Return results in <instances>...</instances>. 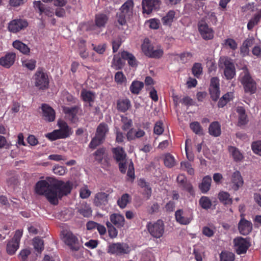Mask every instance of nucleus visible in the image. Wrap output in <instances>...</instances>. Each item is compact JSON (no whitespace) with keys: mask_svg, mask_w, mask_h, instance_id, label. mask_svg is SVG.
<instances>
[{"mask_svg":"<svg viewBox=\"0 0 261 261\" xmlns=\"http://www.w3.org/2000/svg\"><path fill=\"white\" fill-rule=\"evenodd\" d=\"M130 102L128 99L118 100L117 102V108L118 110L124 112L130 107Z\"/></svg>","mask_w":261,"mask_h":261,"instance_id":"45","label":"nucleus"},{"mask_svg":"<svg viewBox=\"0 0 261 261\" xmlns=\"http://www.w3.org/2000/svg\"><path fill=\"white\" fill-rule=\"evenodd\" d=\"M163 160L164 165L167 168H171L176 165V161L174 157L169 153H166L164 155Z\"/></svg>","mask_w":261,"mask_h":261,"instance_id":"37","label":"nucleus"},{"mask_svg":"<svg viewBox=\"0 0 261 261\" xmlns=\"http://www.w3.org/2000/svg\"><path fill=\"white\" fill-rule=\"evenodd\" d=\"M33 245L35 251L39 253H41L44 249L43 241L39 237H36L33 239Z\"/></svg>","mask_w":261,"mask_h":261,"instance_id":"42","label":"nucleus"},{"mask_svg":"<svg viewBox=\"0 0 261 261\" xmlns=\"http://www.w3.org/2000/svg\"><path fill=\"white\" fill-rule=\"evenodd\" d=\"M79 213L85 217H89L92 215V210L89 204L84 203L79 209Z\"/></svg>","mask_w":261,"mask_h":261,"instance_id":"44","label":"nucleus"},{"mask_svg":"<svg viewBox=\"0 0 261 261\" xmlns=\"http://www.w3.org/2000/svg\"><path fill=\"white\" fill-rule=\"evenodd\" d=\"M115 81L118 85H125L127 82V79L121 71H118L115 74Z\"/></svg>","mask_w":261,"mask_h":261,"instance_id":"49","label":"nucleus"},{"mask_svg":"<svg viewBox=\"0 0 261 261\" xmlns=\"http://www.w3.org/2000/svg\"><path fill=\"white\" fill-rule=\"evenodd\" d=\"M219 66L221 68H224V74L227 80L232 79L236 75L234 66L232 60L225 57H221Z\"/></svg>","mask_w":261,"mask_h":261,"instance_id":"4","label":"nucleus"},{"mask_svg":"<svg viewBox=\"0 0 261 261\" xmlns=\"http://www.w3.org/2000/svg\"><path fill=\"white\" fill-rule=\"evenodd\" d=\"M144 87V83L139 81H134L129 87L130 92L134 94L138 95Z\"/></svg>","mask_w":261,"mask_h":261,"instance_id":"34","label":"nucleus"},{"mask_svg":"<svg viewBox=\"0 0 261 261\" xmlns=\"http://www.w3.org/2000/svg\"><path fill=\"white\" fill-rule=\"evenodd\" d=\"M72 187V184L69 181H53L54 192L48 194V201L52 204H57L59 198L70 193Z\"/></svg>","mask_w":261,"mask_h":261,"instance_id":"1","label":"nucleus"},{"mask_svg":"<svg viewBox=\"0 0 261 261\" xmlns=\"http://www.w3.org/2000/svg\"><path fill=\"white\" fill-rule=\"evenodd\" d=\"M243 179L239 171H234L230 176L228 184L234 191H237L243 185Z\"/></svg>","mask_w":261,"mask_h":261,"instance_id":"13","label":"nucleus"},{"mask_svg":"<svg viewBox=\"0 0 261 261\" xmlns=\"http://www.w3.org/2000/svg\"><path fill=\"white\" fill-rule=\"evenodd\" d=\"M145 134V132L141 129L131 128L127 133L126 137L128 141H132L141 138Z\"/></svg>","mask_w":261,"mask_h":261,"instance_id":"25","label":"nucleus"},{"mask_svg":"<svg viewBox=\"0 0 261 261\" xmlns=\"http://www.w3.org/2000/svg\"><path fill=\"white\" fill-rule=\"evenodd\" d=\"M211 182L212 178L211 176L207 175L203 178L201 183L199 185V188L202 193H206L209 191L211 186Z\"/></svg>","mask_w":261,"mask_h":261,"instance_id":"29","label":"nucleus"},{"mask_svg":"<svg viewBox=\"0 0 261 261\" xmlns=\"http://www.w3.org/2000/svg\"><path fill=\"white\" fill-rule=\"evenodd\" d=\"M16 54L13 52L7 53L0 58V65L3 67L9 68L12 66L15 61Z\"/></svg>","mask_w":261,"mask_h":261,"instance_id":"18","label":"nucleus"},{"mask_svg":"<svg viewBox=\"0 0 261 261\" xmlns=\"http://www.w3.org/2000/svg\"><path fill=\"white\" fill-rule=\"evenodd\" d=\"M93 155L95 156V161L98 163H101L103 159H105L107 156V153L105 148H100L97 149Z\"/></svg>","mask_w":261,"mask_h":261,"instance_id":"43","label":"nucleus"},{"mask_svg":"<svg viewBox=\"0 0 261 261\" xmlns=\"http://www.w3.org/2000/svg\"><path fill=\"white\" fill-rule=\"evenodd\" d=\"M209 133L214 137L219 136L221 134V126L218 122L212 123L208 128Z\"/></svg>","mask_w":261,"mask_h":261,"instance_id":"35","label":"nucleus"},{"mask_svg":"<svg viewBox=\"0 0 261 261\" xmlns=\"http://www.w3.org/2000/svg\"><path fill=\"white\" fill-rule=\"evenodd\" d=\"M106 225L108 228L109 236L111 238H116L118 234V231L116 228L110 222H107Z\"/></svg>","mask_w":261,"mask_h":261,"instance_id":"57","label":"nucleus"},{"mask_svg":"<svg viewBox=\"0 0 261 261\" xmlns=\"http://www.w3.org/2000/svg\"><path fill=\"white\" fill-rule=\"evenodd\" d=\"M210 93L212 99L216 101L220 96L219 80L216 77H212L209 88Z\"/></svg>","mask_w":261,"mask_h":261,"instance_id":"15","label":"nucleus"},{"mask_svg":"<svg viewBox=\"0 0 261 261\" xmlns=\"http://www.w3.org/2000/svg\"><path fill=\"white\" fill-rule=\"evenodd\" d=\"M234 249L238 254H245L250 246L249 240L247 238L238 237L233 240Z\"/></svg>","mask_w":261,"mask_h":261,"instance_id":"10","label":"nucleus"},{"mask_svg":"<svg viewBox=\"0 0 261 261\" xmlns=\"http://www.w3.org/2000/svg\"><path fill=\"white\" fill-rule=\"evenodd\" d=\"M108 20L109 16L102 13H98L95 16V25L98 28H105Z\"/></svg>","mask_w":261,"mask_h":261,"instance_id":"27","label":"nucleus"},{"mask_svg":"<svg viewBox=\"0 0 261 261\" xmlns=\"http://www.w3.org/2000/svg\"><path fill=\"white\" fill-rule=\"evenodd\" d=\"M58 125L60 129H58L60 135L63 138L68 137L70 135V129L67 124L62 120H60L58 122Z\"/></svg>","mask_w":261,"mask_h":261,"instance_id":"28","label":"nucleus"},{"mask_svg":"<svg viewBox=\"0 0 261 261\" xmlns=\"http://www.w3.org/2000/svg\"><path fill=\"white\" fill-rule=\"evenodd\" d=\"M45 137L51 141L63 138L61 137V135H60L58 129L54 130L51 133L46 134Z\"/></svg>","mask_w":261,"mask_h":261,"instance_id":"60","label":"nucleus"},{"mask_svg":"<svg viewBox=\"0 0 261 261\" xmlns=\"http://www.w3.org/2000/svg\"><path fill=\"white\" fill-rule=\"evenodd\" d=\"M240 81L243 85L245 92L250 94L254 93L256 90L255 82L251 76L246 67L242 68V71L240 75Z\"/></svg>","mask_w":261,"mask_h":261,"instance_id":"3","label":"nucleus"},{"mask_svg":"<svg viewBox=\"0 0 261 261\" xmlns=\"http://www.w3.org/2000/svg\"><path fill=\"white\" fill-rule=\"evenodd\" d=\"M224 45L226 47H229L232 50H235L238 47V44L232 39L228 38L225 40Z\"/></svg>","mask_w":261,"mask_h":261,"instance_id":"62","label":"nucleus"},{"mask_svg":"<svg viewBox=\"0 0 261 261\" xmlns=\"http://www.w3.org/2000/svg\"><path fill=\"white\" fill-rule=\"evenodd\" d=\"M177 181L180 187L187 190L191 194L194 193V191L192 185L187 182L186 177L184 175H179L177 177Z\"/></svg>","mask_w":261,"mask_h":261,"instance_id":"24","label":"nucleus"},{"mask_svg":"<svg viewBox=\"0 0 261 261\" xmlns=\"http://www.w3.org/2000/svg\"><path fill=\"white\" fill-rule=\"evenodd\" d=\"M164 54L163 48L160 46H153L150 51L149 58L159 59L161 58Z\"/></svg>","mask_w":261,"mask_h":261,"instance_id":"46","label":"nucleus"},{"mask_svg":"<svg viewBox=\"0 0 261 261\" xmlns=\"http://www.w3.org/2000/svg\"><path fill=\"white\" fill-rule=\"evenodd\" d=\"M111 223L115 225L118 228L124 227L125 225V219L124 216L119 213H113L110 216Z\"/></svg>","mask_w":261,"mask_h":261,"instance_id":"23","label":"nucleus"},{"mask_svg":"<svg viewBox=\"0 0 261 261\" xmlns=\"http://www.w3.org/2000/svg\"><path fill=\"white\" fill-rule=\"evenodd\" d=\"M23 231L21 229L17 230L14 237L8 241L6 247V251L9 255H13L19 248L20 239L22 236Z\"/></svg>","mask_w":261,"mask_h":261,"instance_id":"6","label":"nucleus"},{"mask_svg":"<svg viewBox=\"0 0 261 261\" xmlns=\"http://www.w3.org/2000/svg\"><path fill=\"white\" fill-rule=\"evenodd\" d=\"M28 25L27 21L24 19H16L11 21L8 25L10 32L17 33L25 28Z\"/></svg>","mask_w":261,"mask_h":261,"instance_id":"14","label":"nucleus"},{"mask_svg":"<svg viewBox=\"0 0 261 261\" xmlns=\"http://www.w3.org/2000/svg\"><path fill=\"white\" fill-rule=\"evenodd\" d=\"M35 192L39 195H44L48 200V194L54 192L53 181L50 180H41L38 181L35 186Z\"/></svg>","mask_w":261,"mask_h":261,"instance_id":"5","label":"nucleus"},{"mask_svg":"<svg viewBox=\"0 0 261 261\" xmlns=\"http://www.w3.org/2000/svg\"><path fill=\"white\" fill-rule=\"evenodd\" d=\"M81 95L83 101L89 103V106H92V103L94 101L96 97L95 93L86 89H83Z\"/></svg>","mask_w":261,"mask_h":261,"instance_id":"26","label":"nucleus"},{"mask_svg":"<svg viewBox=\"0 0 261 261\" xmlns=\"http://www.w3.org/2000/svg\"><path fill=\"white\" fill-rule=\"evenodd\" d=\"M193 74L197 78H199V76L202 73V67L200 63H195L192 68Z\"/></svg>","mask_w":261,"mask_h":261,"instance_id":"53","label":"nucleus"},{"mask_svg":"<svg viewBox=\"0 0 261 261\" xmlns=\"http://www.w3.org/2000/svg\"><path fill=\"white\" fill-rule=\"evenodd\" d=\"M175 16V12L173 11H170L166 16L162 18V22L164 25H170L173 20Z\"/></svg>","mask_w":261,"mask_h":261,"instance_id":"51","label":"nucleus"},{"mask_svg":"<svg viewBox=\"0 0 261 261\" xmlns=\"http://www.w3.org/2000/svg\"><path fill=\"white\" fill-rule=\"evenodd\" d=\"M62 239L66 244L73 250H77L79 248V241L77 237L70 231H63Z\"/></svg>","mask_w":261,"mask_h":261,"instance_id":"11","label":"nucleus"},{"mask_svg":"<svg viewBox=\"0 0 261 261\" xmlns=\"http://www.w3.org/2000/svg\"><path fill=\"white\" fill-rule=\"evenodd\" d=\"M41 108L44 120L48 122L54 121L56 116L54 110L46 104H43Z\"/></svg>","mask_w":261,"mask_h":261,"instance_id":"21","label":"nucleus"},{"mask_svg":"<svg viewBox=\"0 0 261 261\" xmlns=\"http://www.w3.org/2000/svg\"><path fill=\"white\" fill-rule=\"evenodd\" d=\"M195 258L196 261H202L204 256V250L202 248H195L194 250Z\"/></svg>","mask_w":261,"mask_h":261,"instance_id":"59","label":"nucleus"},{"mask_svg":"<svg viewBox=\"0 0 261 261\" xmlns=\"http://www.w3.org/2000/svg\"><path fill=\"white\" fill-rule=\"evenodd\" d=\"M220 261H233L234 254L231 252L223 251L220 255Z\"/></svg>","mask_w":261,"mask_h":261,"instance_id":"48","label":"nucleus"},{"mask_svg":"<svg viewBox=\"0 0 261 261\" xmlns=\"http://www.w3.org/2000/svg\"><path fill=\"white\" fill-rule=\"evenodd\" d=\"M79 110V108L78 107H64L63 108V111L66 117L73 123H76L78 121L77 114Z\"/></svg>","mask_w":261,"mask_h":261,"instance_id":"22","label":"nucleus"},{"mask_svg":"<svg viewBox=\"0 0 261 261\" xmlns=\"http://www.w3.org/2000/svg\"><path fill=\"white\" fill-rule=\"evenodd\" d=\"M134 4L133 0H127L120 7L119 12L116 15V21L119 25L122 26L126 24L133 14Z\"/></svg>","mask_w":261,"mask_h":261,"instance_id":"2","label":"nucleus"},{"mask_svg":"<svg viewBox=\"0 0 261 261\" xmlns=\"http://www.w3.org/2000/svg\"><path fill=\"white\" fill-rule=\"evenodd\" d=\"M36 61L33 59L24 58L22 59V65L24 68L33 70L36 67Z\"/></svg>","mask_w":261,"mask_h":261,"instance_id":"39","label":"nucleus"},{"mask_svg":"<svg viewBox=\"0 0 261 261\" xmlns=\"http://www.w3.org/2000/svg\"><path fill=\"white\" fill-rule=\"evenodd\" d=\"M147 227L151 236L156 239L162 237L164 233V225L161 220L148 223Z\"/></svg>","mask_w":261,"mask_h":261,"instance_id":"7","label":"nucleus"},{"mask_svg":"<svg viewBox=\"0 0 261 261\" xmlns=\"http://www.w3.org/2000/svg\"><path fill=\"white\" fill-rule=\"evenodd\" d=\"M121 121L122 123H123L122 128L124 130L128 129L132 125L133 122L132 120L128 119L126 117L122 116Z\"/></svg>","mask_w":261,"mask_h":261,"instance_id":"61","label":"nucleus"},{"mask_svg":"<svg viewBox=\"0 0 261 261\" xmlns=\"http://www.w3.org/2000/svg\"><path fill=\"white\" fill-rule=\"evenodd\" d=\"M108 195L105 192H98L95 194L93 202L95 206L102 209L105 208L108 203Z\"/></svg>","mask_w":261,"mask_h":261,"instance_id":"17","label":"nucleus"},{"mask_svg":"<svg viewBox=\"0 0 261 261\" xmlns=\"http://www.w3.org/2000/svg\"><path fill=\"white\" fill-rule=\"evenodd\" d=\"M198 31L204 40H211L214 38V31L204 21H200L198 24Z\"/></svg>","mask_w":261,"mask_h":261,"instance_id":"12","label":"nucleus"},{"mask_svg":"<svg viewBox=\"0 0 261 261\" xmlns=\"http://www.w3.org/2000/svg\"><path fill=\"white\" fill-rule=\"evenodd\" d=\"M164 132L163 123L161 121L157 122L154 127V133L156 135H161Z\"/></svg>","mask_w":261,"mask_h":261,"instance_id":"64","label":"nucleus"},{"mask_svg":"<svg viewBox=\"0 0 261 261\" xmlns=\"http://www.w3.org/2000/svg\"><path fill=\"white\" fill-rule=\"evenodd\" d=\"M13 46L19 50L21 53L28 55L30 51L28 46L19 40H15L13 42Z\"/></svg>","mask_w":261,"mask_h":261,"instance_id":"33","label":"nucleus"},{"mask_svg":"<svg viewBox=\"0 0 261 261\" xmlns=\"http://www.w3.org/2000/svg\"><path fill=\"white\" fill-rule=\"evenodd\" d=\"M104 140L105 139L95 135L90 143L89 145V147L91 148H96L97 146L102 143Z\"/></svg>","mask_w":261,"mask_h":261,"instance_id":"58","label":"nucleus"},{"mask_svg":"<svg viewBox=\"0 0 261 261\" xmlns=\"http://www.w3.org/2000/svg\"><path fill=\"white\" fill-rule=\"evenodd\" d=\"M160 0H142L143 13L149 14L160 5Z\"/></svg>","mask_w":261,"mask_h":261,"instance_id":"16","label":"nucleus"},{"mask_svg":"<svg viewBox=\"0 0 261 261\" xmlns=\"http://www.w3.org/2000/svg\"><path fill=\"white\" fill-rule=\"evenodd\" d=\"M121 58L127 61L128 64L132 67H136L137 66V61L135 56L126 51H123L121 53Z\"/></svg>","mask_w":261,"mask_h":261,"instance_id":"30","label":"nucleus"},{"mask_svg":"<svg viewBox=\"0 0 261 261\" xmlns=\"http://www.w3.org/2000/svg\"><path fill=\"white\" fill-rule=\"evenodd\" d=\"M261 18V9L258 11L253 18H252L248 23L247 29L251 30L253 27L257 25Z\"/></svg>","mask_w":261,"mask_h":261,"instance_id":"41","label":"nucleus"},{"mask_svg":"<svg viewBox=\"0 0 261 261\" xmlns=\"http://www.w3.org/2000/svg\"><path fill=\"white\" fill-rule=\"evenodd\" d=\"M175 218L176 221L182 225H187L192 220L191 215L190 213L184 212L179 210L175 212Z\"/></svg>","mask_w":261,"mask_h":261,"instance_id":"19","label":"nucleus"},{"mask_svg":"<svg viewBox=\"0 0 261 261\" xmlns=\"http://www.w3.org/2000/svg\"><path fill=\"white\" fill-rule=\"evenodd\" d=\"M251 147L255 154L261 156V140L253 141L251 143Z\"/></svg>","mask_w":261,"mask_h":261,"instance_id":"54","label":"nucleus"},{"mask_svg":"<svg viewBox=\"0 0 261 261\" xmlns=\"http://www.w3.org/2000/svg\"><path fill=\"white\" fill-rule=\"evenodd\" d=\"M91 194V191L87 186H84L81 188L80 192V197L83 199L87 198Z\"/></svg>","mask_w":261,"mask_h":261,"instance_id":"63","label":"nucleus"},{"mask_svg":"<svg viewBox=\"0 0 261 261\" xmlns=\"http://www.w3.org/2000/svg\"><path fill=\"white\" fill-rule=\"evenodd\" d=\"M153 46L149 40L147 38H145L141 45V49L144 54L149 57L150 55V51L153 49Z\"/></svg>","mask_w":261,"mask_h":261,"instance_id":"36","label":"nucleus"},{"mask_svg":"<svg viewBox=\"0 0 261 261\" xmlns=\"http://www.w3.org/2000/svg\"><path fill=\"white\" fill-rule=\"evenodd\" d=\"M191 129L197 135H203V129L198 122H193L190 124Z\"/></svg>","mask_w":261,"mask_h":261,"instance_id":"55","label":"nucleus"},{"mask_svg":"<svg viewBox=\"0 0 261 261\" xmlns=\"http://www.w3.org/2000/svg\"><path fill=\"white\" fill-rule=\"evenodd\" d=\"M218 198L220 201L224 204H230L232 203V199L230 197V195L228 192H220L218 195Z\"/></svg>","mask_w":261,"mask_h":261,"instance_id":"47","label":"nucleus"},{"mask_svg":"<svg viewBox=\"0 0 261 261\" xmlns=\"http://www.w3.org/2000/svg\"><path fill=\"white\" fill-rule=\"evenodd\" d=\"M112 152L115 159L118 162H124L126 158V153L123 149L121 147L114 148Z\"/></svg>","mask_w":261,"mask_h":261,"instance_id":"31","label":"nucleus"},{"mask_svg":"<svg viewBox=\"0 0 261 261\" xmlns=\"http://www.w3.org/2000/svg\"><path fill=\"white\" fill-rule=\"evenodd\" d=\"M254 43L253 39H248L246 40L241 47V54L245 56L248 54L249 52V47H251Z\"/></svg>","mask_w":261,"mask_h":261,"instance_id":"38","label":"nucleus"},{"mask_svg":"<svg viewBox=\"0 0 261 261\" xmlns=\"http://www.w3.org/2000/svg\"><path fill=\"white\" fill-rule=\"evenodd\" d=\"M36 87L40 89H44L48 87L49 80L48 76L42 70L38 69L34 76Z\"/></svg>","mask_w":261,"mask_h":261,"instance_id":"9","label":"nucleus"},{"mask_svg":"<svg viewBox=\"0 0 261 261\" xmlns=\"http://www.w3.org/2000/svg\"><path fill=\"white\" fill-rule=\"evenodd\" d=\"M108 125L105 123H100L97 127L96 135L103 139H105L106 134L108 132Z\"/></svg>","mask_w":261,"mask_h":261,"instance_id":"40","label":"nucleus"},{"mask_svg":"<svg viewBox=\"0 0 261 261\" xmlns=\"http://www.w3.org/2000/svg\"><path fill=\"white\" fill-rule=\"evenodd\" d=\"M130 196L127 194H124L122 195L120 198L117 201L118 205L121 208H124L126 207L127 203L130 201Z\"/></svg>","mask_w":261,"mask_h":261,"instance_id":"50","label":"nucleus"},{"mask_svg":"<svg viewBox=\"0 0 261 261\" xmlns=\"http://www.w3.org/2000/svg\"><path fill=\"white\" fill-rule=\"evenodd\" d=\"M228 150L234 161L239 162L243 159V154L238 148L233 146H230L228 148Z\"/></svg>","mask_w":261,"mask_h":261,"instance_id":"32","label":"nucleus"},{"mask_svg":"<svg viewBox=\"0 0 261 261\" xmlns=\"http://www.w3.org/2000/svg\"><path fill=\"white\" fill-rule=\"evenodd\" d=\"M180 166L181 169L185 171H186L189 174H194V170L192 167L191 164L189 162H182L180 163Z\"/></svg>","mask_w":261,"mask_h":261,"instance_id":"56","label":"nucleus"},{"mask_svg":"<svg viewBox=\"0 0 261 261\" xmlns=\"http://www.w3.org/2000/svg\"><path fill=\"white\" fill-rule=\"evenodd\" d=\"M241 219L239 223V230L240 232L243 235L248 234L252 229V224L250 221H249L243 218L242 214Z\"/></svg>","mask_w":261,"mask_h":261,"instance_id":"20","label":"nucleus"},{"mask_svg":"<svg viewBox=\"0 0 261 261\" xmlns=\"http://www.w3.org/2000/svg\"><path fill=\"white\" fill-rule=\"evenodd\" d=\"M199 203L200 205L205 210L210 208L212 206L211 200L206 196H202L199 199Z\"/></svg>","mask_w":261,"mask_h":261,"instance_id":"52","label":"nucleus"},{"mask_svg":"<svg viewBox=\"0 0 261 261\" xmlns=\"http://www.w3.org/2000/svg\"><path fill=\"white\" fill-rule=\"evenodd\" d=\"M130 251L129 246L126 243H113L110 244L108 247V252L116 255L128 254Z\"/></svg>","mask_w":261,"mask_h":261,"instance_id":"8","label":"nucleus"}]
</instances>
